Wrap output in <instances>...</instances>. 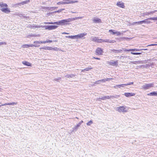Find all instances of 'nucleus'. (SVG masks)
<instances>
[{"label":"nucleus","instance_id":"1","mask_svg":"<svg viewBox=\"0 0 157 157\" xmlns=\"http://www.w3.org/2000/svg\"><path fill=\"white\" fill-rule=\"evenodd\" d=\"M71 21V18L64 19L59 21H56L54 22H45L44 24H56V25H65L67 24V23Z\"/></svg>","mask_w":157,"mask_h":157},{"label":"nucleus","instance_id":"2","mask_svg":"<svg viewBox=\"0 0 157 157\" xmlns=\"http://www.w3.org/2000/svg\"><path fill=\"white\" fill-rule=\"evenodd\" d=\"M153 87V83H145L141 86V88L146 90Z\"/></svg>","mask_w":157,"mask_h":157},{"label":"nucleus","instance_id":"3","mask_svg":"<svg viewBox=\"0 0 157 157\" xmlns=\"http://www.w3.org/2000/svg\"><path fill=\"white\" fill-rule=\"evenodd\" d=\"M116 110L120 112L126 113L128 111V109L126 107L121 106L116 108Z\"/></svg>","mask_w":157,"mask_h":157},{"label":"nucleus","instance_id":"4","mask_svg":"<svg viewBox=\"0 0 157 157\" xmlns=\"http://www.w3.org/2000/svg\"><path fill=\"white\" fill-rule=\"evenodd\" d=\"M133 84V82H129L127 84H123L119 85H117L113 86V88L115 89H117L118 88H121V87H124L125 86L127 85H132Z\"/></svg>","mask_w":157,"mask_h":157},{"label":"nucleus","instance_id":"5","mask_svg":"<svg viewBox=\"0 0 157 157\" xmlns=\"http://www.w3.org/2000/svg\"><path fill=\"white\" fill-rule=\"evenodd\" d=\"M45 28V29L52 30L56 29L58 27L57 25H45L44 26Z\"/></svg>","mask_w":157,"mask_h":157},{"label":"nucleus","instance_id":"6","mask_svg":"<svg viewBox=\"0 0 157 157\" xmlns=\"http://www.w3.org/2000/svg\"><path fill=\"white\" fill-rule=\"evenodd\" d=\"M90 40L97 43H101V39H99L98 37L95 36H91Z\"/></svg>","mask_w":157,"mask_h":157},{"label":"nucleus","instance_id":"7","mask_svg":"<svg viewBox=\"0 0 157 157\" xmlns=\"http://www.w3.org/2000/svg\"><path fill=\"white\" fill-rule=\"evenodd\" d=\"M77 1H71V2H59L57 3V5H59L60 4H72L74 3L75 2H77Z\"/></svg>","mask_w":157,"mask_h":157},{"label":"nucleus","instance_id":"8","mask_svg":"<svg viewBox=\"0 0 157 157\" xmlns=\"http://www.w3.org/2000/svg\"><path fill=\"white\" fill-rule=\"evenodd\" d=\"M0 10L8 14L10 12V10L7 7H6L5 8H0Z\"/></svg>","mask_w":157,"mask_h":157},{"label":"nucleus","instance_id":"9","mask_svg":"<svg viewBox=\"0 0 157 157\" xmlns=\"http://www.w3.org/2000/svg\"><path fill=\"white\" fill-rule=\"evenodd\" d=\"M108 63L109 65H111L113 66H117L118 65V63L117 61H114L113 60H111L110 61L108 62Z\"/></svg>","mask_w":157,"mask_h":157},{"label":"nucleus","instance_id":"10","mask_svg":"<svg viewBox=\"0 0 157 157\" xmlns=\"http://www.w3.org/2000/svg\"><path fill=\"white\" fill-rule=\"evenodd\" d=\"M122 49L124 51H132V52H135V51H140V49H127L124 48H122Z\"/></svg>","mask_w":157,"mask_h":157},{"label":"nucleus","instance_id":"11","mask_svg":"<svg viewBox=\"0 0 157 157\" xmlns=\"http://www.w3.org/2000/svg\"><path fill=\"white\" fill-rule=\"evenodd\" d=\"M96 54L97 55H101L103 52V50L100 48H98L96 51Z\"/></svg>","mask_w":157,"mask_h":157},{"label":"nucleus","instance_id":"12","mask_svg":"<svg viewBox=\"0 0 157 157\" xmlns=\"http://www.w3.org/2000/svg\"><path fill=\"white\" fill-rule=\"evenodd\" d=\"M115 42L116 41L114 40H111L109 39L103 40L101 39V43L103 42L113 43Z\"/></svg>","mask_w":157,"mask_h":157},{"label":"nucleus","instance_id":"13","mask_svg":"<svg viewBox=\"0 0 157 157\" xmlns=\"http://www.w3.org/2000/svg\"><path fill=\"white\" fill-rule=\"evenodd\" d=\"M109 32L112 33L113 34H117V36H119L121 34V33L120 32L118 31H115L114 30L110 29L109 30Z\"/></svg>","mask_w":157,"mask_h":157},{"label":"nucleus","instance_id":"14","mask_svg":"<svg viewBox=\"0 0 157 157\" xmlns=\"http://www.w3.org/2000/svg\"><path fill=\"white\" fill-rule=\"evenodd\" d=\"M86 33H82L79 34L77 35H75L76 39L81 38L84 37L86 35Z\"/></svg>","mask_w":157,"mask_h":157},{"label":"nucleus","instance_id":"15","mask_svg":"<svg viewBox=\"0 0 157 157\" xmlns=\"http://www.w3.org/2000/svg\"><path fill=\"white\" fill-rule=\"evenodd\" d=\"M83 122V121H81L76 126H75L73 128V129L75 130V131H77V129H78L79 127L80 126V125Z\"/></svg>","mask_w":157,"mask_h":157},{"label":"nucleus","instance_id":"16","mask_svg":"<svg viewBox=\"0 0 157 157\" xmlns=\"http://www.w3.org/2000/svg\"><path fill=\"white\" fill-rule=\"evenodd\" d=\"M117 5L119 7L124 8V3L121 2L119 1L117 2Z\"/></svg>","mask_w":157,"mask_h":157},{"label":"nucleus","instance_id":"17","mask_svg":"<svg viewBox=\"0 0 157 157\" xmlns=\"http://www.w3.org/2000/svg\"><path fill=\"white\" fill-rule=\"evenodd\" d=\"M29 2L30 1L29 0H26L24 1H23L21 2L18 3L17 4V5L21 6V5H23L29 3Z\"/></svg>","mask_w":157,"mask_h":157},{"label":"nucleus","instance_id":"18","mask_svg":"<svg viewBox=\"0 0 157 157\" xmlns=\"http://www.w3.org/2000/svg\"><path fill=\"white\" fill-rule=\"evenodd\" d=\"M135 94L132 93H126L124 94V95L126 97H128L131 96H134L135 95Z\"/></svg>","mask_w":157,"mask_h":157},{"label":"nucleus","instance_id":"19","mask_svg":"<svg viewBox=\"0 0 157 157\" xmlns=\"http://www.w3.org/2000/svg\"><path fill=\"white\" fill-rule=\"evenodd\" d=\"M106 99H109V96H105L98 98V100L99 101H100V99L102 100H105Z\"/></svg>","mask_w":157,"mask_h":157},{"label":"nucleus","instance_id":"20","mask_svg":"<svg viewBox=\"0 0 157 157\" xmlns=\"http://www.w3.org/2000/svg\"><path fill=\"white\" fill-rule=\"evenodd\" d=\"M149 18L145 19L144 20L142 21V23H147V24H150L151 23V22L150 21H148V20H153L152 19H149Z\"/></svg>","mask_w":157,"mask_h":157},{"label":"nucleus","instance_id":"21","mask_svg":"<svg viewBox=\"0 0 157 157\" xmlns=\"http://www.w3.org/2000/svg\"><path fill=\"white\" fill-rule=\"evenodd\" d=\"M147 95L148 96H157V91L155 92L154 91L149 93H148L147 94Z\"/></svg>","mask_w":157,"mask_h":157},{"label":"nucleus","instance_id":"22","mask_svg":"<svg viewBox=\"0 0 157 157\" xmlns=\"http://www.w3.org/2000/svg\"><path fill=\"white\" fill-rule=\"evenodd\" d=\"M112 51L113 53H119L121 52L122 51V49H119V50H116L114 49H113L111 50Z\"/></svg>","mask_w":157,"mask_h":157},{"label":"nucleus","instance_id":"23","mask_svg":"<svg viewBox=\"0 0 157 157\" xmlns=\"http://www.w3.org/2000/svg\"><path fill=\"white\" fill-rule=\"evenodd\" d=\"M0 7L2 8H4L8 6L5 3L3 2H0Z\"/></svg>","mask_w":157,"mask_h":157},{"label":"nucleus","instance_id":"24","mask_svg":"<svg viewBox=\"0 0 157 157\" xmlns=\"http://www.w3.org/2000/svg\"><path fill=\"white\" fill-rule=\"evenodd\" d=\"M40 48V49H43L45 50H52V48L51 47H44Z\"/></svg>","mask_w":157,"mask_h":157},{"label":"nucleus","instance_id":"25","mask_svg":"<svg viewBox=\"0 0 157 157\" xmlns=\"http://www.w3.org/2000/svg\"><path fill=\"white\" fill-rule=\"evenodd\" d=\"M93 21L95 23H100L101 22V20L98 18H95L93 20Z\"/></svg>","mask_w":157,"mask_h":157},{"label":"nucleus","instance_id":"26","mask_svg":"<svg viewBox=\"0 0 157 157\" xmlns=\"http://www.w3.org/2000/svg\"><path fill=\"white\" fill-rule=\"evenodd\" d=\"M22 63L26 66H31V64L30 63H29L27 62V61H23L22 62Z\"/></svg>","mask_w":157,"mask_h":157},{"label":"nucleus","instance_id":"27","mask_svg":"<svg viewBox=\"0 0 157 157\" xmlns=\"http://www.w3.org/2000/svg\"><path fill=\"white\" fill-rule=\"evenodd\" d=\"M17 104L15 102H13L12 103H5L3 104H2V105L4 106L6 105H14Z\"/></svg>","mask_w":157,"mask_h":157},{"label":"nucleus","instance_id":"28","mask_svg":"<svg viewBox=\"0 0 157 157\" xmlns=\"http://www.w3.org/2000/svg\"><path fill=\"white\" fill-rule=\"evenodd\" d=\"M75 75L74 74H71V75H67L65 76V77L66 78H73L75 77Z\"/></svg>","mask_w":157,"mask_h":157},{"label":"nucleus","instance_id":"29","mask_svg":"<svg viewBox=\"0 0 157 157\" xmlns=\"http://www.w3.org/2000/svg\"><path fill=\"white\" fill-rule=\"evenodd\" d=\"M92 69V68L91 67H87V68H85L84 69H83V70H82V72H84V71H89L91 69Z\"/></svg>","mask_w":157,"mask_h":157},{"label":"nucleus","instance_id":"30","mask_svg":"<svg viewBox=\"0 0 157 157\" xmlns=\"http://www.w3.org/2000/svg\"><path fill=\"white\" fill-rule=\"evenodd\" d=\"M66 37L67 38H71V39H76L75 35L71 36H66Z\"/></svg>","mask_w":157,"mask_h":157},{"label":"nucleus","instance_id":"31","mask_svg":"<svg viewBox=\"0 0 157 157\" xmlns=\"http://www.w3.org/2000/svg\"><path fill=\"white\" fill-rule=\"evenodd\" d=\"M64 10V9H60L59 10H58L57 11H55L54 12H52L51 13V14H52V13H60V12H61L63 10Z\"/></svg>","mask_w":157,"mask_h":157},{"label":"nucleus","instance_id":"32","mask_svg":"<svg viewBox=\"0 0 157 157\" xmlns=\"http://www.w3.org/2000/svg\"><path fill=\"white\" fill-rule=\"evenodd\" d=\"M109 99L110 98L113 99L114 98H118L120 97V96L119 95H116L115 96H109Z\"/></svg>","mask_w":157,"mask_h":157},{"label":"nucleus","instance_id":"33","mask_svg":"<svg viewBox=\"0 0 157 157\" xmlns=\"http://www.w3.org/2000/svg\"><path fill=\"white\" fill-rule=\"evenodd\" d=\"M71 19V21H74L78 19H81L82 18V17H75V18H70Z\"/></svg>","mask_w":157,"mask_h":157},{"label":"nucleus","instance_id":"34","mask_svg":"<svg viewBox=\"0 0 157 157\" xmlns=\"http://www.w3.org/2000/svg\"><path fill=\"white\" fill-rule=\"evenodd\" d=\"M136 24H138L139 25H141L142 24V21H140L137 22H134L132 23L133 25H134Z\"/></svg>","mask_w":157,"mask_h":157},{"label":"nucleus","instance_id":"35","mask_svg":"<svg viewBox=\"0 0 157 157\" xmlns=\"http://www.w3.org/2000/svg\"><path fill=\"white\" fill-rule=\"evenodd\" d=\"M150 15L149 12H146L143 13V15H142V16H148Z\"/></svg>","mask_w":157,"mask_h":157},{"label":"nucleus","instance_id":"36","mask_svg":"<svg viewBox=\"0 0 157 157\" xmlns=\"http://www.w3.org/2000/svg\"><path fill=\"white\" fill-rule=\"evenodd\" d=\"M131 54L134 55H140L142 54L141 52H131Z\"/></svg>","mask_w":157,"mask_h":157},{"label":"nucleus","instance_id":"37","mask_svg":"<svg viewBox=\"0 0 157 157\" xmlns=\"http://www.w3.org/2000/svg\"><path fill=\"white\" fill-rule=\"evenodd\" d=\"M108 79V78H107V79L105 78V79H101V80H99L100 82H105L106 81H107Z\"/></svg>","mask_w":157,"mask_h":157},{"label":"nucleus","instance_id":"38","mask_svg":"<svg viewBox=\"0 0 157 157\" xmlns=\"http://www.w3.org/2000/svg\"><path fill=\"white\" fill-rule=\"evenodd\" d=\"M29 47H38L39 46V45L36 44V45H33V44H29Z\"/></svg>","mask_w":157,"mask_h":157},{"label":"nucleus","instance_id":"39","mask_svg":"<svg viewBox=\"0 0 157 157\" xmlns=\"http://www.w3.org/2000/svg\"><path fill=\"white\" fill-rule=\"evenodd\" d=\"M93 123V121L91 120L89 122H88L86 123V124L87 125L89 126L90 125Z\"/></svg>","mask_w":157,"mask_h":157},{"label":"nucleus","instance_id":"40","mask_svg":"<svg viewBox=\"0 0 157 157\" xmlns=\"http://www.w3.org/2000/svg\"><path fill=\"white\" fill-rule=\"evenodd\" d=\"M157 12V10H152L150 12V15L151 14H153L154 13H155V12Z\"/></svg>","mask_w":157,"mask_h":157},{"label":"nucleus","instance_id":"41","mask_svg":"<svg viewBox=\"0 0 157 157\" xmlns=\"http://www.w3.org/2000/svg\"><path fill=\"white\" fill-rule=\"evenodd\" d=\"M149 19H152L153 20H157V17H149Z\"/></svg>","mask_w":157,"mask_h":157},{"label":"nucleus","instance_id":"42","mask_svg":"<svg viewBox=\"0 0 157 157\" xmlns=\"http://www.w3.org/2000/svg\"><path fill=\"white\" fill-rule=\"evenodd\" d=\"M6 43L5 42H0V46L2 45H6Z\"/></svg>","mask_w":157,"mask_h":157},{"label":"nucleus","instance_id":"43","mask_svg":"<svg viewBox=\"0 0 157 157\" xmlns=\"http://www.w3.org/2000/svg\"><path fill=\"white\" fill-rule=\"evenodd\" d=\"M157 44H151L148 45L147 46V47H148V46H153L155 45H157Z\"/></svg>","mask_w":157,"mask_h":157},{"label":"nucleus","instance_id":"44","mask_svg":"<svg viewBox=\"0 0 157 157\" xmlns=\"http://www.w3.org/2000/svg\"><path fill=\"white\" fill-rule=\"evenodd\" d=\"M100 82L99 80H98V81H95V82H94V83L96 84H98L100 83Z\"/></svg>","mask_w":157,"mask_h":157},{"label":"nucleus","instance_id":"45","mask_svg":"<svg viewBox=\"0 0 157 157\" xmlns=\"http://www.w3.org/2000/svg\"><path fill=\"white\" fill-rule=\"evenodd\" d=\"M61 78H55L54 79V80L56 81H58L59 80L61 79Z\"/></svg>","mask_w":157,"mask_h":157},{"label":"nucleus","instance_id":"46","mask_svg":"<svg viewBox=\"0 0 157 157\" xmlns=\"http://www.w3.org/2000/svg\"><path fill=\"white\" fill-rule=\"evenodd\" d=\"M52 49L55 51H57L58 49V48L56 47H55L54 48H52Z\"/></svg>","mask_w":157,"mask_h":157},{"label":"nucleus","instance_id":"47","mask_svg":"<svg viewBox=\"0 0 157 157\" xmlns=\"http://www.w3.org/2000/svg\"><path fill=\"white\" fill-rule=\"evenodd\" d=\"M33 43H34V44H35V43H37V44H40V41H34Z\"/></svg>","mask_w":157,"mask_h":157},{"label":"nucleus","instance_id":"48","mask_svg":"<svg viewBox=\"0 0 157 157\" xmlns=\"http://www.w3.org/2000/svg\"><path fill=\"white\" fill-rule=\"evenodd\" d=\"M23 46H24V47L26 48L29 47V44H25Z\"/></svg>","mask_w":157,"mask_h":157},{"label":"nucleus","instance_id":"49","mask_svg":"<svg viewBox=\"0 0 157 157\" xmlns=\"http://www.w3.org/2000/svg\"><path fill=\"white\" fill-rule=\"evenodd\" d=\"M31 28L35 29V28H37V27L36 26H35L34 25H33V26H31Z\"/></svg>","mask_w":157,"mask_h":157},{"label":"nucleus","instance_id":"50","mask_svg":"<svg viewBox=\"0 0 157 157\" xmlns=\"http://www.w3.org/2000/svg\"><path fill=\"white\" fill-rule=\"evenodd\" d=\"M139 62V61H133V62H132V63H133V64H136V63H138Z\"/></svg>","mask_w":157,"mask_h":157},{"label":"nucleus","instance_id":"51","mask_svg":"<svg viewBox=\"0 0 157 157\" xmlns=\"http://www.w3.org/2000/svg\"><path fill=\"white\" fill-rule=\"evenodd\" d=\"M140 51H142V50H148V49L147 48H146V49H140Z\"/></svg>","mask_w":157,"mask_h":157},{"label":"nucleus","instance_id":"52","mask_svg":"<svg viewBox=\"0 0 157 157\" xmlns=\"http://www.w3.org/2000/svg\"><path fill=\"white\" fill-rule=\"evenodd\" d=\"M47 41L48 43V42L51 43L52 42V40H48Z\"/></svg>","mask_w":157,"mask_h":157},{"label":"nucleus","instance_id":"53","mask_svg":"<svg viewBox=\"0 0 157 157\" xmlns=\"http://www.w3.org/2000/svg\"><path fill=\"white\" fill-rule=\"evenodd\" d=\"M43 43H44V44H45V43H48V42H47V40H46V41H43Z\"/></svg>","mask_w":157,"mask_h":157},{"label":"nucleus","instance_id":"54","mask_svg":"<svg viewBox=\"0 0 157 157\" xmlns=\"http://www.w3.org/2000/svg\"><path fill=\"white\" fill-rule=\"evenodd\" d=\"M93 58L95 59H99V60L100 59V58H95L94 57H93Z\"/></svg>","mask_w":157,"mask_h":157},{"label":"nucleus","instance_id":"55","mask_svg":"<svg viewBox=\"0 0 157 157\" xmlns=\"http://www.w3.org/2000/svg\"><path fill=\"white\" fill-rule=\"evenodd\" d=\"M62 34H69V33H63Z\"/></svg>","mask_w":157,"mask_h":157},{"label":"nucleus","instance_id":"56","mask_svg":"<svg viewBox=\"0 0 157 157\" xmlns=\"http://www.w3.org/2000/svg\"><path fill=\"white\" fill-rule=\"evenodd\" d=\"M64 1V2H70L69 1H67V0H63Z\"/></svg>","mask_w":157,"mask_h":157},{"label":"nucleus","instance_id":"57","mask_svg":"<svg viewBox=\"0 0 157 157\" xmlns=\"http://www.w3.org/2000/svg\"><path fill=\"white\" fill-rule=\"evenodd\" d=\"M40 44L43 43V41H40Z\"/></svg>","mask_w":157,"mask_h":157},{"label":"nucleus","instance_id":"58","mask_svg":"<svg viewBox=\"0 0 157 157\" xmlns=\"http://www.w3.org/2000/svg\"><path fill=\"white\" fill-rule=\"evenodd\" d=\"M51 8H54V9H55V8H57V7H51Z\"/></svg>","mask_w":157,"mask_h":157},{"label":"nucleus","instance_id":"59","mask_svg":"<svg viewBox=\"0 0 157 157\" xmlns=\"http://www.w3.org/2000/svg\"><path fill=\"white\" fill-rule=\"evenodd\" d=\"M53 41H55V42H57V40H54Z\"/></svg>","mask_w":157,"mask_h":157},{"label":"nucleus","instance_id":"60","mask_svg":"<svg viewBox=\"0 0 157 157\" xmlns=\"http://www.w3.org/2000/svg\"><path fill=\"white\" fill-rule=\"evenodd\" d=\"M72 13H76V12H72Z\"/></svg>","mask_w":157,"mask_h":157},{"label":"nucleus","instance_id":"61","mask_svg":"<svg viewBox=\"0 0 157 157\" xmlns=\"http://www.w3.org/2000/svg\"><path fill=\"white\" fill-rule=\"evenodd\" d=\"M2 105H0V107H1V106H2Z\"/></svg>","mask_w":157,"mask_h":157},{"label":"nucleus","instance_id":"62","mask_svg":"<svg viewBox=\"0 0 157 157\" xmlns=\"http://www.w3.org/2000/svg\"><path fill=\"white\" fill-rule=\"evenodd\" d=\"M1 89H2L1 88H0V91H1Z\"/></svg>","mask_w":157,"mask_h":157},{"label":"nucleus","instance_id":"63","mask_svg":"<svg viewBox=\"0 0 157 157\" xmlns=\"http://www.w3.org/2000/svg\"><path fill=\"white\" fill-rule=\"evenodd\" d=\"M44 2H43V4H44Z\"/></svg>","mask_w":157,"mask_h":157},{"label":"nucleus","instance_id":"64","mask_svg":"<svg viewBox=\"0 0 157 157\" xmlns=\"http://www.w3.org/2000/svg\"><path fill=\"white\" fill-rule=\"evenodd\" d=\"M76 118L78 119V117H76Z\"/></svg>","mask_w":157,"mask_h":157}]
</instances>
